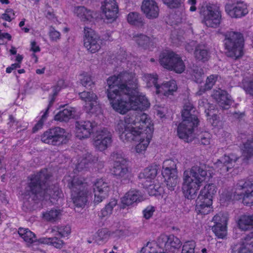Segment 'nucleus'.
I'll list each match as a JSON object with an SVG mask.
<instances>
[{"instance_id":"obj_52","label":"nucleus","mask_w":253,"mask_h":253,"mask_svg":"<svg viewBox=\"0 0 253 253\" xmlns=\"http://www.w3.org/2000/svg\"><path fill=\"white\" fill-rule=\"evenodd\" d=\"M117 204V201L115 200H112L105 207L102 211V214L103 216H107L112 213L113 209Z\"/></svg>"},{"instance_id":"obj_44","label":"nucleus","mask_w":253,"mask_h":253,"mask_svg":"<svg viewBox=\"0 0 253 253\" xmlns=\"http://www.w3.org/2000/svg\"><path fill=\"white\" fill-rule=\"evenodd\" d=\"M127 21L131 25H137L142 23L141 15L136 12H130L127 16Z\"/></svg>"},{"instance_id":"obj_11","label":"nucleus","mask_w":253,"mask_h":253,"mask_svg":"<svg viewBox=\"0 0 253 253\" xmlns=\"http://www.w3.org/2000/svg\"><path fill=\"white\" fill-rule=\"evenodd\" d=\"M203 22L208 27H216L220 23L219 7L214 4H209L201 11Z\"/></svg>"},{"instance_id":"obj_19","label":"nucleus","mask_w":253,"mask_h":253,"mask_svg":"<svg viewBox=\"0 0 253 253\" xmlns=\"http://www.w3.org/2000/svg\"><path fill=\"white\" fill-rule=\"evenodd\" d=\"M158 242L161 245L163 249L169 252H173L180 246V240L173 235H161L158 239Z\"/></svg>"},{"instance_id":"obj_49","label":"nucleus","mask_w":253,"mask_h":253,"mask_svg":"<svg viewBox=\"0 0 253 253\" xmlns=\"http://www.w3.org/2000/svg\"><path fill=\"white\" fill-rule=\"evenodd\" d=\"M48 108H47L44 112H42V115L41 116V118L38 122V123L35 125L33 128V131L35 132L41 129L42 127L44 122L46 120L48 116Z\"/></svg>"},{"instance_id":"obj_43","label":"nucleus","mask_w":253,"mask_h":253,"mask_svg":"<svg viewBox=\"0 0 253 253\" xmlns=\"http://www.w3.org/2000/svg\"><path fill=\"white\" fill-rule=\"evenodd\" d=\"M39 242L42 244L52 245L57 249L62 248L64 243L60 239L54 238H43L40 239Z\"/></svg>"},{"instance_id":"obj_54","label":"nucleus","mask_w":253,"mask_h":253,"mask_svg":"<svg viewBox=\"0 0 253 253\" xmlns=\"http://www.w3.org/2000/svg\"><path fill=\"white\" fill-rule=\"evenodd\" d=\"M237 189H253V183L250 181L240 180L237 184Z\"/></svg>"},{"instance_id":"obj_62","label":"nucleus","mask_w":253,"mask_h":253,"mask_svg":"<svg viewBox=\"0 0 253 253\" xmlns=\"http://www.w3.org/2000/svg\"><path fill=\"white\" fill-rule=\"evenodd\" d=\"M21 67V65L19 63H14L11 65L10 67H8L6 69V72L7 73H10L13 70L19 68Z\"/></svg>"},{"instance_id":"obj_40","label":"nucleus","mask_w":253,"mask_h":253,"mask_svg":"<svg viewBox=\"0 0 253 253\" xmlns=\"http://www.w3.org/2000/svg\"><path fill=\"white\" fill-rule=\"evenodd\" d=\"M96 161H97V158L90 154H86L85 157L78 163L77 168L82 169L89 168Z\"/></svg>"},{"instance_id":"obj_33","label":"nucleus","mask_w":253,"mask_h":253,"mask_svg":"<svg viewBox=\"0 0 253 253\" xmlns=\"http://www.w3.org/2000/svg\"><path fill=\"white\" fill-rule=\"evenodd\" d=\"M237 160V156L233 154L228 156L225 155L222 158V171L225 170L226 171H229L234 167Z\"/></svg>"},{"instance_id":"obj_30","label":"nucleus","mask_w":253,"mask_h":253,"mask_svg":"<svg viewBox=\"0 0 253 253\" xmlns=\"http://www.w3.org/2000/svg\"><path fill=\"white\" fill-rule=\"evenodd\" d=\"M162 175L168 189L171 191L173 190L179 181L177 172L162 174Z\"/></svg>"},{"instance_id":"obj_32","label":"nucleus","mask_w":253,"mask_h":253,"mask_svg":"<svg viewBox=\"0 0 253 253\" xmlns=\"http://www.w3.org/2000/svg\"><path fill=\"white\" fill-rule=\"evenodd\" d=\"M163 251L162 247L159 243L151 242L142 248L141 253H162Z\"/></svg>"},{"instance_id":"obj_25","label":"nucleus","mask_w":253,"mask_h":253,"mask_svg":"<svg viewBox=\"0 0 253 253\" xmlns=\"http://www.w3.org/2000/svg\"><path fill=\"white\" fill-rule=\"evenodd\" d=\"M177 87L176 82L171 80L169 82H164L161 85L157 86L156 93L159 95L169 96L173 94L177 90Z\"/></svg>"},{"instance_id":"obj_15","label":"nucleus","mask_w":253,"mask_h":253,"mask_svg":"<svg viewBox=\"0 0 253 253\" xmlns=\"http://www.w3.org/2000/svg\"><path fill=\"white\" fill-rule=\"evenodd\" d=\"M96 134L93 138L94 147L100 151L107 149L112 142V134L107 128L96 130Z\"/></svg>"},{"instance_id":"obj_37","label":"nucleus","mask_w":253,"mask_h":253,"mask_svg":"<svg viewBox=\"0 0 253 253\" xmlns=\"http://www.w3.org/2000/svg\"><path fill=\"white\" fill-rule=\"evenodd\" d=\"M18 234L28 244H32L36 241V237L34 233L28 228H20Z\"/></svg>"},{"instance_id":"obj_45","label":"nucleus","mask_w":253,"mask_h":253,"mask_svg":"<svg viewBox=\"0 0 253 253\" xmlns=\"http://www.w3.org/2000/svg\"><path fill=\"white\" fill-rule=\"evenodd\" d=\"M222 109H227L233 103L231 96L224 90H222Z\"/></svg>"},{"instance_id":"obj_59","label":"nucleus","mask_w":253,"mask_h":253,"mask_svg":"<svg viewBox=\"0 0 253 253\" xmlns=\"http://www.w3.org/2000/svg\"><path fill=\"white\" fill-rule=\"evenodd\" d=\"M163 2L170 8L177 7L180 2V0H162Z\"/></svg>"},{"instance_id":"obj_6","label":"nucleus","mask_w":253,"mask_h":253,"mask_svg":"<svg viewBox=\"0 0 253 253\" xmlns=\"http://www.w3.org/2000/svg\"><path fill=\"white\" fill-rule=\"evenodd\" d=\"M193 105L187 103L184 106L182 112V121L177 127L178 137L185 142H190L195 138L194 129L198 125V120L194 112Z\"/></svg>"},{"instance_id":"obj_63","label":"nucleus","mask_w":253,"mask_h":253,"mask_svg":"<svg viewBox=\"0 0 253 253\" xmlns=\"http://www.w3.org/2000/svg\"><path fill=\"white\" fill-rule=\"evenodd\" d=\"M46 16L47 18L52 20L53 22H55V20H57L55 14L51 12H48L46 15Z\"/></svg>"},{"instance_id":"obj_7","label":"nucleus","mask_w":253,"mask_h":253,"mask_svg":"<svg viewBox=\"0 0 253 253\" xmlns=\"http://www.w3.org/2000/svg\"><path fill=\"white\" fill-rule=\"evenodd\" d=\"M217 192L213 184H206L200 191L196 200V211L198 214L207 215L213 211V198Z\"/></svg>"},{"instance_id":"obj_41","label":"nucleus","mask_w":253,"mask_h":253,"mask_svg":"<svg viewBox=\"0 0 253 253\" xmlns=\"http://www.w3.org/2000/svg\"><path fill=\"white\" fill-rule=\"evenodd\" d=\"M213 225L211 230L218 238H221V216L216 214L212 218Z\"/></svg>"},{"instance_id":"obj_26","label":"nucleus","mask_w":253,"mask_h":253,"mask_svg":"<svg viewBox=\"0 0 253 253\" xmlns=\"http://www.w3.org/2000/svg\"><path fill=\"white\" fill-rule=\"evenodd\" d=\"M78 117V114L75 108L69 107L60 111L55 116V120L61 122H66L71 119Z\"/></svg>"},{"instance_id":"obj_34","label":"nucleus","mask_w":253,"mask_h":253,"mask_svg":"<svg viewBox=\"0 0 253 253\" xmlns=\"http://www.w3.org/2000/svg\"><path fill=\"white\" fill-rule=\"evenodd\" d=\"M142 80L144 82L146 86L148 88L154 86L156 88L158 77L156 74L144 73L141 77Z\"/></svg>"},{"instance_id":"obj_22","label":"nucleus","mask_w":253,"mask_h":253,"mask_svg":"<svg viewBox=\"0 0 253 253\" xmlns=\"http://www.w3.org/2000/svg\"><path fill=\"white\" fill-rule=\"evenodd\" d=\"M74 15L81 22H91L95 19L96 12L84 6H76L73 9Z\"/></svg>"},{"instance_id":"obj_55","label":"nucleus","mask_w":253,"mask_h":253,"mask_svg":"<svg viewBox=\"0 0 253 253\" xmlns=\"http://www.w3.org/2000/svg\"><path fill=\"white\" fill-rule=\"evenodd\" d=\"M111 158L114 161V165L117 164L122 165V163H127L126 160L124 159L122 154L121 153H114L111 155Z\"/></svg>"},{"instance_id":"obj_38","label":"nucleus","mask_w":253,"mask_h":253,"mask_svg":"<svg viewBox=\"0 0 253 253\" xmlns=\"http://www.w3.org/2000/svg\"><path fill=\"white\" fill-rule=\"evenodd\" d=\"M62 211L59 209H52L43 212L42 217L47 221H55L61 215Z\"/></svg>"},{"instance_id":"obj_3","label":"nucleus","mask_w":253,"mask_h":253,"mask_svg":"<svg viewBox=\"0 0 253 253\" xmlns=\"http://www.w3.org/2000/svg\"><path fill=\"white\" fill-rule=\"evenodd\" d=\"M49 177L47 170H44L31 177L26 191L21 194L23 200H45L55 204L63 196L58 186L50 185L47 181Z\"/></svg>"},{"instance_id":"obj_17","label":"nucleus","mask_w":253,"mask_h":253,"mask_svg":"<svg viewBox=\"0 0 253 253\" xmlns=\"http://www.w3.org/2000/svg\"><path fill=\"white\" fill-rule=\"evenodd\" d=\"M157 174V170L155 167H149L145 169L139 174L140 179H144L145 180L144 182V186L148 189V190H152L153 188L155 190L158 188V186L155 183V178ZM156 190L153 192V191L149 192L150 195H154L156 194Z\"/></svg>"},{"instance_id":"obj_31","label":"nucleus","mask_w":253,"mask_h":253,"mask_svg":"<svg viewBox=\"0 0 253 253\" xmlns=\"http://www.w3.org/2000/svg\"><path fill=\"white\" fill-rule=\"evenodd\" d=\"M178 163L177 159H167L164 161L163 164L162 174L177 172L176 165Z\"/></svg>"},{"instance_id":"obj_27","label":"nucleus","mask_w":253,"mask_h":253,"mask_svg":"<svg viewBox=\"0 0 253 253\" xmlns=\"http://www.w3.org/2000/svg\"><path fill=\"white\" fill-rule=\"evenodd\" d=\"M234 253H253V233L247 235L243 244L237 247Z\"/></svg>"},{"instance_id":"obj_47","label":"nucleus","mask_w":253,"mask_h":253,"mask_svg":"<svg viewBox=\"0 0 253 253\" xmlns=\"http://www.w3.org/2000/svg\"><path fill=\"white\" fill-rule=\"evenodd\" d=\"M196 246V244L195 241H187L183 245L181 253H195Z\"/></svg>"},{"instance_id":"obj_36","label":"nucleus","mask_w":253,"mask_h":253,"mask_svg":"<svg viewBox=\"0 0 253 253\" xmlns=\"http://www.w3.org/2000/svg\"><path fill=\"white\" fill-rule=\"evenodd\" d=\"M79 81L80 84L85 87H91L94 85L93 79L90 73L82 72L79 75Z\"/></svg>"},{"instance_id":"obj_14","label":"nucleus","mask_w":253,"mask_h":253,"mask_svg":"<svg viewBox=\"0 0 253 253\" xmlns=\"http://www.w3.org/2000/svg\"><path fill=\"white\" fill-rule=\"evenodd\" d=\"M80 98L84 101V107L88 113H96L100 111V106L97 95L92 91H84L79 93Z\"/></svg>"},{"instance_id":"obj_58","label":"nucleus","mask_w":253,"mask_h":253,"mask_svg":"<svg viewBox=\"0 0 253 253\" xmlns=\"http://www.w3.org/2000/svg\"><path fill=\"white\" fill-rule=\"evenodd\" d=\"M111 232L107 228L101 229L97 232L98 236L102 240L108 239L111 235Z\"/></svg>"},{"instance_id":"obj_60","label":"nucleus","mask_w":253,"mask_h":253,"mask_svg":"<svg viewBox=\"0 0 253 253\" xmlns=\"http://www.w3.org/2000/svg\"><path fill=\"white\" fill-rule=\"evenodd\" d=\"M30 50L34 53L40 52L41 48L35 41H31Z\"/></svg>"},{"instance_id":"obj_61","label":"nucleus","mask_w":253,"mask_h":253,"mask_svg":"<svg viewBox=\"0 0 253 253\" xmlns=\"http://www.w3.org/2000/svg\"><path fill=\"white\" fill-rule=\"evenodd\" d=\"M187 3L189 5H190L189 9L190 11L193 12L196 10L197 8L195 5L197 3V0H188Z\"/></svg>"},{"instance_id":"obj_12","label":"nucleus","mask_w":253,"mask_h":253,"mask_svg":"<svg viewBox=\"0 0 253 253\" xmlns=\"http://www.w3.org/2000/svg\"><path fill=\"white\" fill-rule=\"evenodd\" d=\"M83 41L84 46L91 53H95L101 48V41L99 36L90 28H84Z\"/></svg>"},{"instance_id":"obj_10","label":"nucleus","mask_w":253,"mask_h":253,"mask_svg":"<svg viewBox=\"0 0 253 253\" xmlns=\"http://www.w3.org/2000/svg\"><path fill=\"white\" fill-rule=\"evenodd\" d=\"M69 134L63 128L56 127L46 131L42 136V141L53 145L65 143Z\"/></svg>"},{"instance_id":"obj_2","label":"nucleus","mask_w":253,"mask_h":253,"mask_svg":"<svg viewBox=\"0 0 253 253\" xmlns=\"http://www.w3.org/2000/svg\"><path fill=\"white\" fill-rule=\"evenodd\" d=\"M116 131L120 138L125 143L137 142L133 152L144 155L152 138L154 124L145 113L136 116H126L117 126Z\"/></svg>"},{"instance_id":"obj_20","label":"nucleus","mask_w":253,"mask_h":253,"mask_svg":"<svg viewBox=\"0 0 253 253\" xmlns=\"http://www.w3.org/2000/svg\"><path fill=\"white\" fill-rule=\"evenodd\" d=\"M112 172L117 179L123 182H128L132 177L131 169L127 163L113 165Z\"/></svg>"},{"instance_id":"obj_64","label":"nucleus","mask_w":253,"mask_h":253,"mask_svg":"<svg viewBox=\"0 0 253 253\" xmlns=\"http://www.w3.org/2000/svg\"><path fill=\"white\" fill-rule=\"evenodd\" d=\"M213 96L216 100H220L221 98V91L219 89V90L214 91L213 94Z\"/></svg>"},{"instance_id":"obj_24","label":"nucleus","mask_w":253,"mask_h":253,"mask_svg":"<svg viewBox=\"0 0 253 253\" xmlns=\"http://www.w3.org/2000/svg\"><path fill=\"white\" fill-rule=\"evenodd\" d=\"M143 200L141 193L136 190H130L128 191L121 199V203L123 208L132 205L135 202H139Z\"/></svg>"},{"instance_id":"obj_28","label":"nucleus","mask_w":253,"mask_h":253,"mask_svg":"<svg viewBox=\"0 0 253 253\" xmlns=\"http://www.w3.org/2000/svg\"><path fill=\"white\" fill-rule=\"evenodd\" d=\"M241 150L244 163H248L253 159V137L243 144Z\"/></svg>"},{"instance_id":"obj_1","label":"nucleus","mask_w":253,"mask_h":253,"mask_svg":"<svg viewBox=\"0 0 253 253\" xmlns=\"http://www.w3.org/2000/svg\"><path fill=\"white\" fill-rule=\"evenodd\" d=\"M106 93L110 104L117 112L125 114L130 110H145L150 102L138 91V79L132 70H124L107 81Z\"/></svg>"},{"instance_id":"obj_42","label":"nucleus","mask_w":253,"mask_h":253,"mask_svg":"<svg viewBox=\"0 0 253 253\" xmlns=\"http://www.w3.org/2000/svg\"><path fill=\"white\" fill-rule=\"evenodd\" d=\"M239 228L242 230H247L253 226V215H243L238 221Z\"/></svg>"},{"instance_id":"obj_8","label":"nucleus","mask_w":253,"mask_h":253,"mask_svg":"<svg viewBox=\"0 0 253 253\" xmlns=\"http://www.w3.org/2000/svg\"><path fill=\"white\" fill-rule=\"evenodd\" d=\"M244 38L239 33L229 32L225 35L224 46L226 54L236 59L244 54Z\"/></svg>"},{"instance_id":"obj_56","label":"nucleus","mask_w":253,"mask_h":253,"mask_svg":"<svg viewBox=\"0 0 253 253\" xmlns=\"http://www.w3.org/2000/svg\"><path fill=\"white\" fill-rule=\"evenodd\" d=\"M48 35L51 41L56 42L60 39L61 34L53 27H50Z\"/></svg>"},{"instance_id":"obj_4","label":"nucleus","mask_w":253,"mask_h":253,"mask_svg":"<svg viewBox=\"0 0 253 253\" xmlns=\"http://www.w3.org/2000/svg\"><path fill=\"white\" fill-rule=\"evenodd\" d=\"M209 168L205 165H196L183 172L182 191L185 198L194 199L203 183L209 179Z\"/></svg>"},{"instance_id":"obj_39","label":"nucleus","mask_w":253,"mask_h":253,"mask_svg":"<svg viewBox=\"0 0 253 253\" xmlns=\"http://www.w3.org/2000/svg\"><path fill=\"white\" fill-rule=\"evenodd\" d=\"M52 232L61 238L68 237L71 233V228L69 225L55 226L52 228Z\"/></svg>"},{"instance_id":"obj_50","label":"nucleus","mask_w":253,"mask_h":253,"mask_svg":"<svg viewBox=\"0 0 253 253\" xmlns=\"http://www.w3.org/2000/svg\"><path fill=\"white\" fill-rule=\"evenodd\" d=\"M15 17V13L12 8H7L4 13L1 15V18L7 22L11 21Z\"/></svg>"},{"instance_id":"obj_48","label":"nucleus","mask_w":253,"mask_h":253,"mask_svg":"<svg viewBox=\"0 0 253 253\" xmlns=\"http://www.w3.org/2000/svg\"><path fill=\"white\" fill-rule=\"evenodd\" d=\"M243 203L246 206L253 205V189L246 191L243 197Z\"/></svg>"},{"instance_id":"obj_23","label":"nucleus","mask_w":253,"mask_h":253,"mask_svg":"<svg viewBox=\"0 0 253 253\" xmlns=\"http://www.w3.org/2000/svg\"><path fill=\"white\" fill-rule=\"evenodd\" d=\"M141 10L149 19L156 18L159 14V6L154 0H144L142 3Z\"/></svg>"},{"instance_id":"obj_18","label":"nucleus","mask_w":253,"mask_h":253,"mask_svg":"<svg viewBox=\"0 0 253 253\" xmlns=\"http://www.w3.org/2000/svg\"><path fill=\"white\" fill-rule=\"evenodd\" d=\"M226 13L232 18H241L249 12L247 3L238 1L235 3H228L225 5Z\"/></svg>"},{"instance_id":"obj_53","label":"nucleus","mask_w":253,"mask_h":253,"mask_svg":"<svg viewBox=\"0 0 253 253\" xmlns=\"http://www.w3.org/2000/svg\"><path fill=\"white\" fill-rule=\"evenodd\" d=\"M199 139L201 144L204 145H209L211 142V134L208 132H202L199 135Z\"/></svg>"},{"instance_id":"obj_46","label":"nucleus","mask_w":253,"mask_h":253,"mask_svg":"<svg viewBox=\"0 0 253 253\" xmlns=\"http://www.w3.org/2000/svg\"><path fill=\"white\" fill-rule=\"evenodd\" d=\"M242 85L247 93L253 95V79L248 78L244 79Z\"/></svg>"},{"instance_id":"obj_21","label":"nucleus","mask_w":253,"mask_h":253,"mask_svg":"<svg viewBox=\"0 0 253 253\" xmlns=\"http://www.w3.org/2000/svg\"><path fill=\"white\" fill-rule=\"evenodd\" d=\"M93 190L94 202L98 204L108 197L110 188L107 183L102 179H99L95 183Z\"/></svg>"},{"instance_id":"obj_57","label":"nucleus","mask_w":253,"mask_h":253,"mask_svg":"<svg viewBox=\"0 0 253 253\" xmlns=\"http://www.w3.org/2000/svg\"><path fill=\"white\" fill-rule=\"evenodd\" d=\"M217 76L216 75H211L207 77L205 84L206 89L210 90L217 81Z\"/></svg>"},{"instance_id":"obj_5","label":"nucleus","mask_w":253,"mask_h":253,"mask_svg":"<svg viewBox=\"0 0 253 253\" xmlns=\"http://www.w3.org/2000/svg\"><path fill=\"white\" fill-rule=\"evenodd\" d=\"M64 182L71 190L73 202L77 208H84L91 197V190L85 179L79 175L66 176Z\"/></svg>"},{"instance_id":"obj_35","label":"nucleus","mask_w":253,"mask_h":253,"mask_svg":"<svg viewBox=\"0 0 253 253\" xmlns=\"http://www.w3.org/2000/svg\"><path fill=\"white\" fill-rule=\"evenodd\" d=\"M194 56L196 60L205 62L209 58V53L206 47L199 45L196 47Z\"/></svg>"},{"instance_id":"obj_16","label":"nucleus","mask_w":253,"mask_h":253,"mask_svg":"<svg viewBox=\"0 0 253 253\" xmlns=\"http://www.w3.org/2000/svg\"><path fill=\"white\" fill-rule=\"evenodd\" d=\"M101 10L104 18L111 23L118 17L119 6L115 0H104L101 3Z\"/></svg>"},{"instance_id":"obj_13","label":"nucleus","mask_w":253,"mask_h":253,"mask_svg":"<svg viewBox=\"0 0 253 253\" xmlns=\"http://www.w3.org/2000/svg\"><path fill=\"white\" fill-rule=\"evenodd\" d=\"M97 124L88 121H77L75 123L74 134L79 139L89 138L94 132L97 130Z\"/></svg>"},{"instance_id":"obj_9","label":"nucleus","mask_w":253,"mask_h":253,"mask_svg":"<svg viewBox=\"0 0 253 253\" xmlns=\"http://www.w3.org/2000/svg\"><path fill=\"white\" fill-rule=\"evenodd\" d=\"M161 65L165 69L181 73L185 70V65L181 57L172 51L163 53L159 59Z\"/></svg>"},{"instance_id":"obj_51","label":"nucleus","mask_w":253,"mask_h":253,"mask_svg":"<svg viewBox=\"0 0 253 253\" xmlns=\"http://www.w3.org/2000/svg\"><path fill=\"white\" fill-rule=\"evenodd\" d=\"M156 207L151 205L146 207L142 211L143 216L145 219H150L156 211Z\"/></svg>"},{"instance_id":"obj_29","label":"nucleus","mask_w":253,"mask_h":253,"mask_svg":"<svg viewBox=\"0 0 253 253\" xmlns=\"http://www.w3.org/2000/svg\"><path fill=\"white\" fill-rule=\"evenodd\" d=\"M137 42L138 44L144 48L151 50L156 46L157 40L153 37H149L146 35H141L138 36Z\"/></svg>"}]
</instances>
